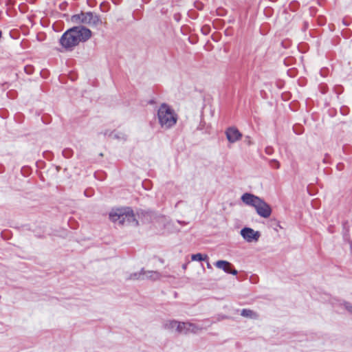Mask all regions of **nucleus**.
<instances>
[{
  "label": "nucleus",
  "instance_id": "f257e3e1",
  "mask_svg": "<svg viewBox=\"0 0 352 352\" xmlns=\"http://www.w3.org/2000/svg\"><path fill=\"white\" fill-rule=\"evenodd\" d=\"M91 36V32L82 26L72 28L65 32L60 38V43L66 50H71L80 42H85Z\"/></svg>",
  "mask_w": 352,
  "mask_h": 352
},
{
  "label": "nucleus",
  "instance_id": "f03ea898",
  "mask_svg": "<svg viewBox=\"0 0 352 352\" xmlns=\"http://www.w3.org/2000/svg\"><path fill=\"white\" fill-rule=\"evenodd\" d=\"M176 111L166 103L161 104L156 110V119L160 126L164 130L173 128L178 120Z\"/></svg>",
  "mask_w": 352,
  "mask_h": 352
},
{
  "label": "nucleus",
  "instance_id": "7ed1b4c3",
  "mask_svg": "<svg viewBox=\"0 0 352 352\" xmlns=\"http://www.w3.org/2000/svg\"><path fill=\"white\" fill-rule=\"evenodd\" d=\"M111 221L117 225H137L134 213L130 208H113L109 213Z\"/></svg>",
  "mask_w": 352,
  "mask_h": 352
},
{
  "label": "nucleus",
  "instance_id": "20e7f679",
  "mask_svg": "<svg viewBox=\"0 0 352 352\" xmlns=\"http://www.w3.org/2000/svg\"><path fill=\"white\" fill-rule=\"evenodd\" d=\"M165 329L179 333H197L200 329L197 325L190 322L177 320H167L164 324Z\"/></svg>",
  "mask_w": 352,
  "mask_h": 352
},
{
  "label": "nucleus",
  "instance_id": "39448f33",
  "mask_svg": "<svg viewBox=\"0 0 352 352\" xmlns=\"http://www.w3.org/2000/svg\"><path fill=\"white\" fill-rule=\"evenodd\" d=\"M71 21L74 23H84L89 25H97L100 19L91 12L80 13L72 16Z\"/></svg>",
  "mask_w": 352,
  "mask_h": 352
},
{
  "label": "nucleus",
  "instance_id": "423d86ee",
  "mask_svg": "<svg viewBox=\"0 0 352 352\" xmlns=\"http://www.w3.org/2000/svg\"><path fill=\"white\" fill-rule=\"evenodd\" d=\"M240 235L245 242L248 243H256L261 236V233L258 230L245 227L241 230Z\"/></svg>",
  "mask_w": 352,
  "mask_h": 352
},
{
  "label": "nucleus",
  "instance_id": "0eeeda50",
  "mask_svg": "<svg viewBox=\"0 0 352 352\" xmlns=\"http://www.w3.org/2000/svg\"><path fill=\"white\" fill-rule=\"evenodd\" d=\"M254 209L256 210V213L260 217L263 218H268L272 214L271 207L262 199H261L260 201L257 203Z\"/></svg>",
  "mask_w": 352,
  "mask_h": 352
},
{
  "label": "nucleus",
  "instance_id": "6e6552de",
  "mask_svg": "<svg viewBox=\"0 0 352 352\" xmlns=\"http://www.w3.org/2000/svg\"><path fill=\"white\" fill-rule=\"evenodd\" d=\"M226 135L228 142L231 144L239 141L242 138L241 133L234 126L229 127L226 131Z\"/></svg>",
  "mask_w": 352,
  "mask_h": 352
},
{
  "label": "nucleus",
  "instance_id": "1a4fd4ad",
  "mask_svg": "<svg viewBox=\"0 0 352 352\" xmlns=\"http://www.w3.org/2000/svg\"><path fill=\"white\" fill-rule=\"evenodd\" d=\"M260 199H261L260 197H258L253 194L248 193V192L244 193L241 196L242 201L245 204L252 206L254 208L256 206L257 203L260 201Z\"/></svg>",
  "mask_w": 352,
  "mask_h": 352
},
{
  "label": "nucleus",
  "instance_id": "9d476101",
  "mask_svg": "<svg viewBox=\"0 0 352 352\" xmlns=\"http://www.w3.org/2000/svg\"><path fill=\"white\" fill-rule=\"evenodd\" d=\"M214 265L218 269L222 270L226 273L232 274L233 275H236L238 273L236 270H232V264L227 261L219 260L217 261Z\"/></svg>",
  "mask_w": 352,
  "mask_h": 352
},
{
  "label": "nucleus",
  "instance_id": "9b49d317",
  "mask_svg": "<svg viewBox=\"0 0 352 352\" xmlns=\"http://www.w3.org/2000/svg\"><path fill=\"white\" fill-rule=\"evenodd\" d=\"M151 278V279H153V280H157L158 278H160V275L158 272H153V271H151V272H144V271H142L141 272L138 273V274H135L133 275H132L130 278L131 279H138V278Z\"/></svg>",
  "mask_w": 352,
  "mask_h": 352
},
{
  "label": "nucleus",
  "instance_id": "f8f14e48",
  "mask_svg": "<svg viewBox=\"0 0 352 352\" xmlns=\"http://www.w3.org/2000/svg\"><path fill=\"white\" fill-rule=\"evenodd\" d=\"M241 315L243 317L250 319H257L258 318V314L256 311L248 309H242Z\"/></svg>",
  "mask_w": 352,
  "mask_h": 352
},
{
  "label": "nucleus",
  "instance_id": "ddd939ff",
  "mask_svg": "<svg viewBox=\"0 0 352 352\" xmlns=\"http://www.w3.org/2000/svg\"><path fill=\"white\" fill-rule=\"evenodd\" d=\"M207 258H208L207 255L202 254L200 253L192 254L191 256V260L193 261H206Z\"/></svg>",
  "mask_w": 352,
  "mask_h": 352
},
{
  "label": "nucleus",
  "instance_id": "4468645a",
  "mask_svg": "<svg viewBox=\"0 0 352 352\" xmlns=\"http://www.w3.org/2000/svg\"><path fill=\"white\" fill-rule=\"evenodd\" d=\"M343 307L352 314V304L349 302H344L342 303Z\"/></svg>",
  "mask_w": 352,
  "mask_h": 352
},
{
  "label": "nucleus",
  "instance_id": "2eb2a0df",
  "mask_svg": "<svg viewBox=\"0 0 352 352\" xmlns=\"http://www.w3.org/2000/svg\"><path fill=\"white\" fill-rule=\"evenodd\" d=\"M207 267H208V268H210V265L209 263H208Z\"/></svg>",
  "mask_w": 352,
  "mask_h": 352
},
{
  "label": "nucleus",
  "instance_id": "dca6fc26",
  "mask_svg": "<svg viewBox=\"0 0 352 352\" xmlns=\"http://www.w3.org/2000/svg\"><path fill=\"white\" fill-rule=\"evenodd\" d=\"M183 268H184V269H186V265H183Z\"/></svg>",
  "mask_w": 352,
  "mask_h": 352
}]
</instances>
